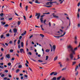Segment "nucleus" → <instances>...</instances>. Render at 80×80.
I'll list each match as a JSON object with an SVG mask.
<instances>
[{"label":"nucleus","mask_w":80,"mask_h":80,"mask_svg":"<svg viewBox=\"0 0 80 80\" xmlns=\"http://www.w3.org/2000/svg\"><path fill=\"white\" fill-rule=\"evenodd\" d=\"M4 72H6V73H8V71L6 69L4 70Z\"/></svg>","instance_id":"nucleus-39"},{"label":"nucleus","mask_w":80,"mask_h":80,"mask_svg":"<svg viewBox=\"0 0 80 80\" xmlns=\"http://www.w3.org/2000/svg\"><path fill=\"white\" fill-rule=\"evenodd\" d=\"M66 60L67 61H69L70 60L69 59V58H66Z\"/></svg>","instance_id":"nucleus-57"},{"label":"nucleus","mask_w":80,"mask_h":80,"mask_svg":"<svg viewBox=\"0 0 80 80\" xmlns=\"http://www.w3.org/2000/svg\"><path fill=\"white\" fill-rule=\"evenodd\" d=\"M10 52H13V49H11L10 50Z\"/></svg>","instance_id":"nucleus-43"},{"label":"nucleus","mask_w":80,"mask_h":80,"mask_svg":"<svg viewBox=\"0 0 80 80\" xmlns=\"http://www.w3.org/2000/svg\"><path fill=\"white\" fill-rule=\"evenodd\" d=\"M7 37H9L10 36V34L9 33H8L7 34H6V35Z\"/></svg>","instance_id":"nucleus-36"},{"label":"nucleus","mask_w":80,"mask_h":80,"mask_svg":"<svg viewBox=\"0 0 80 80\" xmlns=\"http://www.w3.org/2000/svg\"><path fill=\"white\" fill-rule=\"evenodd\" d=\"M62 80H66V79H65V78H62Z\"/></svg>","instance_id":"nucleus-64"},{"label":"nucleus","mask_w":80,"mask_h":80,"mask_svg":"<svg viewBox=\"0 0 80 80\" xmlns=\"http://www.w3.org/2000/svg\"><path fill=\"white\" fill-rule=\"evenodd\" d=\"M74 43L75 44H77V40H75L74 41Z\"/></svg>","instance_id":"nucleus-33"},{"label":"nucleus","mask_w":80,"mask_h":80,"mask_svg":"<svg viewBox=\"0 0 80 80\" xmlns=\"http://www.w3.org/2000/svg\"><path fill=\"white\" fill-rule=\"evenodd\" d=\"M58 58V57L57 56L56 57L54 58V61H55V60H57Z\"/></svg>","instance_id":"nucleus-12"},{"label":"nucleus","mask_w":80,"mask_h":80,"mask_svg":"<svg viewBox=\"0 0 80 80\" xmlns=\"http://www.w3.org/2000/svg\"><path fill=\"white\" fill-rule=\"evenodd\" d=\"M32 37H33V35H31V36L30 37H29L30 39V38H32Z\"/></svg>","instance_id":"nucleus-63"},{"label":"nucleus","mask_w":80,"mask_h":80,"mask_svg":"<svg viewBox=\"0 0 80 80\" xmlns=\"http://www.w3.org/2000/svg\"><path fill=\"white\" fill-rule=\"evenodd\" d=\"M23 17L24 19V20H26V17H25V16H24Z\"/></svg>","instance_id":"nucleus-49"},{"label":"nucleus","mask_w":80,"mask_h":80,"mask_svg":"<svg viewBox=\"0 0 80 80\" xmlns=\"http://www.w3.org/2000/svg\"><path fill=\"white\" fill-rule=\"evenodd\" d=\"M54 73H55V72H52L50 74V75L51 76H52V75H54Z\"/></svg>","instance_id":"nucleus-13"},{"label":"nucleus","mask_w":80,"mask_h":80,"mask_svg":"<svg viewBox=\"0 0 80 80\" xmlns=\"http://www.w3.org/2000/svg\"><path fill=\"white\" fill-rule=\"evenodd\" d=\"M78 48L77 47L74 48L73 49V48L72 46H70V60H73V55H75V51L77 50Z\"/></svg>","instance_id":"nucleus-1"},{"label":"nucleus","mask_w":80,"mask_h":80,"mask_svg":"<svg viewBox=\"0 0 80 80\" xmlns=\"http://www.w3.org/2000/svg\"><path fill=\"white\" fill-rule=\"evenodd\" d=\"M8 77H9V78H11V77H12V75H11L8 74Z\"/></svg>","instance_id":"nucleus-44"},{"label":"nucleus","mask_w":80,"mask_h":80,"mask_svg":"<svg viewBox=\"0 0 80 80\" xmlns=\"http://www.w3.org/2000/svg\"><path fill=\"white\" fill-rule=\"evenodd\" d=\"M38 62H43L42 61V60H38Z\"/></svg>","instance_id":"nucleus-54"},{"label":"nucleus","mask_w":80,"mask_h":80,"mask_svg":"<svg viewBox=\"0 0 80 80\" xmlns=\"http://www.w3.org/2000/svg\"><path fill=\"white\" fill-rule=\"evenodd\" d=\"M21 45L22 47H23V42L21 43Z\"/></svg>","instance_id":"nucleus-21"},{"label":"nucleus","mask_w":80,"mask_h":80,"mask_svg":"<svg viewBox=\"0 0 80 80\" xmlns=\"http://www.w3.org/2000/svg\"><path fill=\"white\" fill-rule=\"evenodd\" d=\"M78 68V66H77L76 67V68L75 69V71H77V69Z\"/></svg>","instance_id":"nucleus-15"},{"label":"nucleus","mask_w":80,"mask_h":80,"mask_svg":"<svg viewBox=\"0 0 80 80\" xmlns=\"http://www.w3.org/2000/svg\"><path fill=\"white\" fill-rule=\"evenodd\" d=\"M52 48L53 52H55V48H56V47L55 46V45H53L52 46Z\"/></svg>","instance_id":"nucleus-7"},{"label":"nucleus","mask_w":80,"mask_h":80,"mask_svg":"<svg viewBox=\"0 0 80 80\" xmlns=\"http://www.w3.org/2000/svg\"><path fill=\"white\" fill-rule=\"evenodd\" d=\"M43 18H40V20L41 23H43Z\"/></svg>","instance_id":"nucleus-17"},{"label":"nucleus","mask_w":80,"mask_h":80,"mask_svg":"<svg viewBox=\"0 0 80 80\" xmlns=\"http://www.w3.org/2000/svg\"><path fill=\"white\" fill-rule=\"evenodd\" d=\"M46 5H53V4H52V2H48L46 3Z\"/></svg>","instance_id":"nucleus-3"},{"label":"nucleus","mask_w":80,"mask_h":80,"mask_svg":"<svg viewBox=\"0 0 80 80\" xmlns=\"http://www.w3.org/2000/svg\"><path fill=\"white\" fill-rule=\"evenodd\" d=\"M0 43V44H2V45L3 46V47H6L5 45V44H4V43Z\"/></svg>","instance_id":"nucleus-28"},{"label":"nucleus","mask_w":80,"mask_h":80,"mask_svg":"<svg viewBox=\"0 0 80 80\" xmlns=\"http://www.w3.org/2000/svg\"><path fill=\"white\" fill-rule=\"evenodd\" d=\"M40 17V15L38 16L37 17V19H39V18Z\"/></svg>","instance_id":"nucleus-40"},{"label":"nucleus","mask_w":80,"mask_h":80,"mask_svg":"<svg viewBox=\"0 0 80 80\" xmlns=\"http://www.w3.org/2000/svg\"><path fill=\"white\" fill-rule=\"evenodd\" d=\"M3 35H2L1 36V38H3Z\"/></svg>","instance_id":"nucleus-41"},{"label":"nucleus","mask_w":80,"mask_h":80,"mask_svg":"<svg viewBox=\"0 0 80 80\" xmlns=\"http://www.w3.org/2000/svg\"><path fill=\"white\" fill-rule=\"evenodd\" d=\"M50 52V50L47 49L46 50V52H47L48 53Z\"/></svg>","instance_id":"nucleus-18"},{"label":"nucleus","mask_w":80,"mask_h":80,"mask_svg":"<svg viewBox=\"0 0 80 80\" xmlns=\"http://www.w3.org/2000/svg\"><path fill=\"white\" fill-rule=\"evenodd\" d=\"M57 74H58V73L57 72H54V76H55L57 75Z\"/></svg>","instance_id":"nucleus-10"},{"label":"nucleus","mask_w":80,"mask_h":80,"mask_svg":"<svg viewBox=\"0 0 80 80\" xmlns=\"http://www.w3.org/2000/svg\"><path fill=\"white\" fill-rule=\"evenodd\" d=\"M26 33H27V31H25L24 32H23V33L24 34V35H25V34H26Z\"/></svg>","instance_id":"nucleus-53"},{"label":"nucleus","mask_w":80,"mask_h":80,"mask_svg":"<svg viewBox=\"0 0 80 80\" xmlns=\"http://www.w3.org/2000/svg\"><path fill=\"white\" fill-rule=\"evenodd\" d=\"M28 53L30 55H32V52H29Z\"/></svg>","instance_id":"nucleus-51"},{"label":"nucleus","mask_w":80,"mask_h":80,"mask_svg":"<svg viewBox=\"0 0 80 80\" xmlns=\"http://www.w3.org/2000/svg\"><path fill=\"white\" fill-rule=\"evenodd\" d=\"M76 72L75 73L76 76H77L78 75V71H76Z\"/></svg>","instance_id":"nucleus-19"},{"label":"nucleus","mask_w":80,"mask_h":80,"mask_svg":"<svg viewBox=\"0 0 80 80\" xmlns=\"http://www.w3.org/2000/svg\"><path fill=\"white\" fill-rule=\"evenodd\" d=\"M19 71H20V69H18L16 70V72L17 73H18V72H19Z\"/></svg>","instance_id":"nucleus-14"},{"label":"nucleus","mask_w":80,"mask_h":80,"mask_svg":"<svg viewBox=\"0 0 80 80\" xmlns=\"http://www.w3.org/2000/svg\"><path fill=\"white\" fill-rule=\"evenodd\" d=\"M48 56H47L46 57V59H45V60H48Z\"/></svg>","instance_id":"nucleus-22"},{"label":"nucleus","mask_w":80,"mask_h":80,"mask_svg":"<svg viewBox=\"0 0 80 80\" xmlns=\"http://www.w3.org/2000/svg\"><path fill=\"white\" fill-rule=\"evenodd\" d=\"M8 65L9 66H10V65H11V63L10 62H9L8 64Z\"/></svg>","instance_id":"nucleus-48"},{"label":"nucleus","mask_w":80,"mask_h":80,"mask_svg":"<svg viewBox=\"0 0 80 80\" xmlns=\"http://www.w3.org/2000/svg\"><path fill=\"white\" fill-rule=\"evenodd\" d=\"M3 15V13H1L0 14V16H1V17H2Z\"/></svg>","instance_id":"nucleus-42"},{"label":"nucleus","mask_w":80,"mask_h":80,"mask_svg":"<svg viewBox=\"0 0 80 80\" xmlns=\"http://www.w3.org/2000/svg\"><path fill=\"white\" fill-rule=\"evenodd\" d=\"M6 57L7 58H10V54H7L6 56Z\"/></svg>","instance_id":"nucleus-8"},{"label":"nucleus","mask_w":80,"mask_h":80,"mask_svg":"<svg viewBox=\"0 0 80 80\" xmlns=\"http://www.w3.org/2000/svg\"><path fill=\"white\" fill-rule=\"evenodd\" d=\"M67 48L68 52H70V45H68L67 46Z\"/></svg>","instance_id":"nucleus-4"},{"label":"nucleus","mask_w":80,"mask_h":80,"mask_svg":"<svg viewBox=\"0 0 80 80\" xmlns=\"http://www.w3.org/2000/svg\"><path fill=\"white\" fill-rule=\"evenodd\" d=\"M77 16H78V18H79L80 17V16L79 15V13H78V14Z\"/></svg>","instance_id":"nucleus-47"},{"label":"nucleus","mask_w":80,"mask_h":80,"mask_svg":"<svg viewBox=\"0 0 80 80\" xmlns=\"http://www.w3.org/2000/svg\"><path fill=\"white\" fill-rule=\"evenodd\" d=\"M40 35L41 37H42V38H43L44 37V36L42 34H40Z\"/></svg>","instance_id":"nucleus-24"},{"label":"nucleus","mask_w":80,"mask_h":80,"mask_svg":"<svg viewBox=\"0 0 80 80\" xmlns=\"http://www.w3.org/2000/svg\"><path fill=\"white\" fill-rule=\"evenodd\" d=\"M31 60H33V61L34 62H37V61H36V60H35L33 59H32H32H31Z\"/></svg>","instance_id":"nucleus-52"},{"label":"nucleus","mask_w":80,"mask_h":80,"mask_svg":"<svg viewBox=\"0 0 80 80\" xmlns=\"http://www.w3.org/2000/svg\"><path fill=\"white\" fill-rule=\"evenodd\" d=\"M1 77H5V75L4 74H2L1 76Z\"/></svg>","instance_id":"nucleus-50"},{"label":"nucleus","mask_w":80,"mask_h":80,"mask_svg":"<svg viewBox=\"0 0 80 80\" xmlns=\"http://www.w3.org/2000/svg\"><path fill=\"white\" fill-rule=\"evenodd\" d=\"M23 51V49H20V52L21 53H22Z\"/></svg>","instance_id":"nucleus-16"},{"label":"nucleus","mask_w":80,"mask_h":80,"mask_svg":"<svg viewBox=\"0 0 80 80\" xmlns=\"http://www.w3.org/2000/svg\"><path fill=\"white\" fill-rule=\"evenodd\" d=\"M46 21H47V20H46V19H45L44 20L43 23H44V24H46V23H45V22H46Z\"/></svg>","instance_id":"nucleus-38"},{"label":"nucleus","mask_w":80,"mask_h":80,"mask_svg":"<svg viewBox=\"0 0 80 80\" xmlns=\"http://www.w3.org/2000/svg\"><path fill=\"white\" fill-rule=\"evenodd\" d=\"M20 40H18V45H19L20 44Z\"/></svg>","instance_id":"nucleus-31"},{"label":"nucleus","mask_w":80,"mask_h":80,"mask_svg":"<svg viewBox=\"0 0 80 80\" xmlns=\"http://www.w3.org/2000/svg\"><path fill=\"white\" fill-rule=\"evenodd\" d=\"M80 3L78 2V5H77L78 7H79V6H80Z\"/></svg>","instance_id":"nucleus-55"},{"label":"nucleus","mask_w":80,"mask_h":80,"mask_svg":"<svg viewBox=\"0 0 80 80\" xmlns=\"http://www.w3.org/2000/svg\"><path fill=\"white\" fill-rule=\"evenodd\" d=\"M75 40H77V36H75Z\"/></svg>","instance_id":"nucleus-46"},{"label":"nucleus","mask_w":80,"mask_h":80,"mask_svg":"<svg viewBox=\"0 0 80 80\" xmlns=\"http://www.w3.org/2000/svg\"><path fill=\"white\" fill-rule=\"evenodd\" d=\"M49 27H51V22H49Z\"/></svg>","instance_id":"nucleus-58"},{"label":"nucleus","mask_w":80,"mask_h":80,"mask_svg":"<svg viewBox=\"0 0 80 80\" xmlns=\"http://www.w3.org/2000/svg\"><path fill=\"white\" fill-rule=\"evenodd\" d=\"M2 68V69H3L4 68V67L2 65H0V68Z\"/></svg>","instance_id":"nucleus-25"},{"label":"nucleus","mask_w":80,"mask_h":80,"mask_svg":"<svg viewBox=\"0 0 80 80\" xmlns=\"http://www.w3.org/2000/svg\"><path fill=\"white\" fill-rule=\"evenodd\" d=\"M66 33V32H65L63 35H62L61 36H54V37H56V38H59L60 37H63V36H64L65 35V34Z\"/></svg>","instance_id":"nucleus-2"},{"label":"nucleus","mask_w":80,"mask_h":80,"mask_svg":"<svg viewBox=\"0 0 80 80\" xmlns=\"http://www.w3.org/2000/svg\"><path fill=\"white\" fill-rule=\"evenodd\" d=\"M60 67L62 68V67H63V65L62 64H60Z\"/></svg>","instance_id":"nucleus-61"},{"label":"nucleus","mask_w":80,"mask_h":80,"mask_svg":"<svg viewBox=\"0 0 80 80\" xmlns=\"http://www.w3.org/2000/svg\"><path fill=\"white\" fill-rule=\"evenodd\" d=\"M52 7V6H47V7H48V8H50V7Z\"/></svg>","instance_id":"nucleus-35"},{"label":"nucleus","mask_w":80,"mask_h":80,"mask_svg":"<svg viewBox=\"0 0 80 80\" xmlns=\"http://www.w3.org/2000/svg\"><path fill=\"white\" fill-rule=\"evenodd\" d=\"M22 65H19L18 66V68H22Z\"/></svg>","instance_id":"nucleus-32"},{"label":"nucleus","mask_w":80,"mask_h":80,"mask_svg":"<svg viewBox=\"0 0 80 80\" xmlns=\"http://www.w3.org/2000/svg\"><path fill=\"white\" fill-rule=\"evenodd\" d=\"M62 78V76H60L59 77L57 78V80H60V78Z\"/></svg>","instance_id":"nucleus-11"},{"label":"nucleus","mask_w":80,"mask_h":80,"mask_svg":"<svg viewBox=\"0 0 80 80\" xmlns=\"http://www.w3.org/2000/svg\"><path fill=\"white\" fill-rule=\"evenodd\" d=\"M20 21H18V25H20Z\"/></svg>","instance_id":"nucleus-27"},{"label":"nucleus","mask_w":80,"mask_h":80,"mask_svg":"<svg viewBox=\"0 0 80 80\" xmlns=\"http://www.w3.org/2000/svg\"><path fill=\"white\" fill-rule=\"evenodd\" d=\"M22 36H21L19 37V40H20L22 39Z\"/></svg>","instance_id":"nucleus-45"},{"label":"nucleus","mask_w":80,"mask_h":80,"mask_svg":"<svg viewBox=\"0 0 80 80\" xmlns=\"http://www.w3.org/2000/svg\"><path fill=\"white\" fill-rule=\"evenodd\" d=\"M25 65L26 67H28V64H27V63H25Z\"/></svg>","instance_id":"nucleus-62"},{"label":"nucleus","mask_w":80,"mask_h":80,"mask_svg":"<svg viewBox=\"0 0 80 80\" xmlns=\"http://www.w3.org/2000/svg\"><path fill=\"white\" fill-rule=\"evenodd\" d=\"M66 70V68H63L62 70V71H63V70Z\"/></svg>","instance_id":"nucleus-37"},{"label":"nucleus","mask_w":80,"mask_h":80,"mask_svg":"<svg viewBox=\"0 0 80 80\" xmlns=\"http://www.w3.org/2000/svg\"><path fill=\"white\" fill-rule=\"evenodd\" d=\"M70 21L69 22V25L67 27V30L70 27Z\"/></svg>","instance_id":"nucleus-20"},{"label":"nucleus","mask_w":80,"mask_h":80,"mask_svg":"<svg viewBox=\"0 0 80 80\" xmlns=\"http://www.w3.org/2000/svg\"><path fill=\"white\" fill-rule=\"evenodd\" d=\"M76 64V62H72V65H75Z\"/></svg>","instance_id":"nucleus-30"},{"label":"nucleus","mask_w":80,"mask_h":80,"mask_svg":"<svg viewBox=\"0 0 80 80\" xmlns=\"http://www.w3.org/2000/svg\"><path fill=\"white\" fill-rule=\"evenodd\" d=\"M9 43H10V44H12V41H10L9 42Z\"/></svg>","instance_id":"nucleus-60"},{"label":"nucleus","mask_w":80,"mask_h":80,"mask_svg":"<svg viewBox=\"0 0 80 80\" xmlns=\"http://www.w3.org/2000/svg\"><path fill=\"white\" fill-rule=\"evenodd\" d=\"M35 3H40V2H38V1L37 0L35 1Z\"/></svg>","instance_id":"nucleus-23"},{"label":"nucleus","mask_w":80,"mask_h":80,"mask_svg":"<svg viewBox=\"0 0 80 80\" xmlns=\"http://www.w3.org/2000/svg\"><path fill=\"white\" fill-rule=\"evenodd\" d=\"M52 15L53 16V17H54L55 18H59V17L58 16H56L55 15V13H53L52 14Z\"/></svg>","instance_id":"nucleus-5"},{"label":"nucleus","mask_w":80,"mask_h":80,"mask_svg":"<svg viewBox=\"0 0 80 80\" xmlns=\"http://www.w3.org/2000/svg\"><path fill=\"white\" fill-rule=\"evenodd\" d=\"M5 27H8V24H6L4 26Z\"/></svg>","instance_id":"nucleus-34"},{"label":"nucleus","mask_w":80,"mask_h":80,"mask_svg":"<svg viewBox=\"0 0 80 80\" xmlns=\"http://www.w3.org/2000/svg\"><path fill=\"white\" fill-rule=\"evenodd\" d=\"M38 15H40V13H37V12L36 13V15H35V16H38Z\"/></svg>","instance_id":"nucleus-9"},{"label":"nucleus","mask_w":80,"mask_h":80,"mask_svg":"<svg viewBox=\"0 0 80 80\" xmlns=\"http://www.w3.org/2000/svg\"><path fill=\"white\" fill-rule=\"evenodd\" d=\"M24 77H25V78H27V77H28V76H27V75H25Z\"/></svg>","instance_id":"nucleus-56"},{"label":"nucleus","mask_w":80,"mask_h":80,"mask_svg":"<svg viewBox=\"0 0 80 80\" xmlns=\"http://www.w3.org/2000/svg\"><path fill=\"white\" fill-rule=\"evenodd\" d=\"M25 8H26V11H27V10H28V6H27L25 7Z\"/></svg>","instance_id":"nucleus-29"},{"label":"nucleus","mask_w":80,"mask_h":80,"mask_svg":"<svg viewBox=\"0 0 80 80\" xmlns=\"http://www.w3.org/2000/svg\"><path fill=\"white\" fill-rule=\"evenodd\" d=\"M14 33H17V29L16 28H14L13 29Z\"/></svg>","instance_id":"nucleus-6"},{"label":"nucleus","mask_w":80,"mask_h":80,"mask_svg":"<svg viewBox=\"0 0 80 80\" xmlns=\"http://www.w3.org/2000/svg\"><path fill=\"white\" fill-rule=\"evenodd\" d=\"M29 68L30 71H31V72H32V69L30 68Z\"/></svg>","instance_id":"nucleus-59"},{"label":"nucleus","mask_w":80,"mask_h":80,"mask_svg":"<svg viewBox=\"0 0 80 80\" xmlns=\"http://www.w3.org/2000/svg\"><path fill=\"white\" fill-rule=\"evenodd\" d=\"M52 79L53 80H57V77H54L53 78H52Z\"/></svg>","instance_id":"nucleus-26"}]
</instances>
